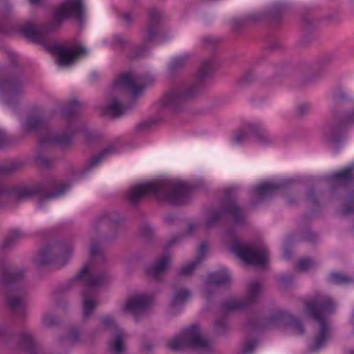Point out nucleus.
<instances>
[{
  "label": "nucleus",
  "instance_id": "nucleus-33",
  "mask_svg": "<svg viewBox=\"0 0 354 354\" xmlns=\"http://www.w3.org/2000/svg\"><path fill=\"white\" fill-rule=\"evenodd\" d=\"M263 15L260 13H252L242 17L234 19L232 21V28L234 30H239L242 26L250 23L259 21L263 18Z\"/></svg>",
  "mask_w": 354,
  "mask_h": 354
},
{
  "label": "nucleus",
  "instance_id": "nucleus-40",
  "mask_svg": "<svg viewBox=\"0 0 354 354\" xmlns=\"http://www.w3.org/2000/svg\"><path fill=\"white\" fill-rule=\"evenodd\" d=\"M314 266L315 262L311 259L306 258L299 259L295 266V268L297 270L305 272Z\"/></svg>",
  "mask_w": 354,
  "mask_h": 354
},
{
  "label": "nucleus",
  "instance_id": "nucleus-54",
  "mask_svg": "<svg viewBox=\"0 0 354 354\" xmlns=\"http://www.w3.org/2000/svg\"><path fill=\"white\" fill-rule=\"evenodd\" d=\"M292 280L293 277L289 273L283 274L279 278V281L280 284L282 285L283 287L288 286L292 283Z\"/></svg>",
  "mask_w": 354,
  "mask_h": 354
},
{
  "label": "nucleus",
  "instance_id": "nucleus-16",
  "mask_svg": "<svg viewBox=\"0 0 354 354\" xmlns=\"http://www.w3.org/2000/svg\"><path fill=\"white\" fill-rule=\"evenodd\" d=\"M153 81L154 77L151 75L127 73L118 77L113 84V88L115 90L129 91L133 97H137Z\"/></svg>",
  "mask_w": 354,
  "mask_h": 354
},
{
  "label": "nucleus",
  "instance_id": "nucleus-19",
  "mask_svg": "<svg viewBox=\"0 0 354 354\" xmlns=\"http://www.w3.org/2000/svg\"><path fill=\"white\" fill-rule=\"evenodd\" d=\"M231 250L245 263L262 267L266 266L268 251L265 245H260L258 250H256L250 247H244L240 241H236Z\"/></svg>",
  "mask_w": 354,
  "mask_h": 354
},
{
  "label": "nucleus",
  "instance_id": "nucleus-20",
  "mask_svg": "<svg viewBox=\"0 0 354 354\" xmlns=\"http://www.w3.org/2000/svg\"><path fill=\"white\" fill-rule=\"evenodd\" d=\"M25 84V80L19 77H0V100L8 105L15 104L24 92Z\"/></svg>",
  "mask_w": 354,
  "mask_h": 354
},
{
  "label": "nucleus",
  "instance_id": "nucleus-12",
  "mask_svg": "<svg viewBox=\"0 0 354 354\" xmlns=\"http://www.w3.org/2000/svg\"><path fill=\"white\" fill-rule=\"evenodd\" d=\"M167 344L173 351H181L187 348L207 351L212 349L209 342L201 335L200 328L196 325L185 328L179 337L168 341Z\"/></svg>",
  "mask_w": 354,
  "mask_h": 354
},
{
  "label": "nucleus",
  "instance_id": "nucleus-46",
  "mask_svg": "<svg viewBox=\"0 0 354 354\" xmlns=\"http://www.w3.org/2000/svg\"><path fill=\"white\" fill-rule=\"evenodd\" d=\"M42 324L45 327L51 328L57 323V318L50 313H46L42 316Z\"/></svg>",
  "mask_w": 354,
  "mask_h": 354
},
{
  "label": "nucleus",
  "instance_id": "nucleus-48",
  "mask_svg": "<svg viewBox=\"0 0 354 354\" xmlns=\"http://www.w3.org/2000/svg\"><path fill=\"white\" fill-rule=\"evenodd\" d=\"M91 256L92 259L99 257L103 261L105 260L104 253L95 243H93L91 246Z\"/></svg>",
  "mask_w": 354,
  "mask_h": 354
},
{
  "label": "nucleus",
  "instance_id": "nucleus-35",
  "mask_svg": "<svg viewBox=\"0 0 354 354\" xmlns=\"http://www.w3.org/2000/svg\"><path fill=\"white\" fill-rule=\"evenodd\" d=\"M339 214L343 216L354 214V187L349 192Z\"/></svg>",
  "mask_w": 354,
  "mask_h": 354
},
{
  "label": "nucleus",
  "instance_id": "nucleus-2",
  "mask_svg": "<svg viewBox=\"0 0 354 354\" xmlns=\"http://www.w3.org/2000/svg\"><path fill=\"white\" fill-rule=\"evenodd\" d=\"M24 276V268L13 267L5 259H0V292L6 297L12 315L20 320L27 317L26 296L21 290Z\"/></svg>",
  "mask_w": 354,
  "mask_h": 354
},
{
  "label": "nucleus",
  "instance_id": "nucleus-59",
  "mask_svg": "<svg viewBox=\"0 0 354 354\" xmlns=\"http://www.w3.org/2000/svg\"><path fill=\"white\" fill-rule=\"evenodd\" d=\"M333 59V56L331 55H323L319 60V64L321 66H325L328 64L330 63Z\"/></svg>",
  "mask_w": 354,
  "mask_h": 354
},
{
  "label": "nucleus",
  "instance_id": "nucleus-13",
  "mask_svg": "<svg viewBox=\"0 0 354 354\" xmlns=\"http://www.w3.org/2000/svg\"><path fill=\"white\" fill-rule=\"evenodd\" d=\"M72 251V246L68 245H47L39 250L33 258V262L37 266L53 263L59 268L68 262Z\"/></svg>",
  "mask_w": 354,
  "mask_h": 354
},
{
  "label": "nucleus",
  "instance_id": "nucleus-49",
  "mask_svg": "<svg viewBox=\"0 0 354 354\" xmlns=\"http://www.w3.org/2000/svg\"><path fill=\"white\" fill-rule=\"evenodd\" d=\"M36 162L45 168H49L53 164V160L48 159L41 153H38L35 158Z\"/></svg>",
  "mask_w": 354,
  "mask_h": 354
},
{
  "label": "nucleus",
  "instance_id": "nucleus-31",
  "mask_svg": "<svg viewBox=\"0 0 354 354\" xmlns=\"http://www.w3.org/2000/svg\"><path fill=\"white\" fill-rule=\"evenodd\" d=\"M115 149L113 145L105 147L100 151L98 156L93 157L87 163L86 167L82 169V174L84 175L86 172L95 168L102 160L113 154Z\"/></svg>",
  "mask_w": 354,
  "mask_h": 354
},
{
  "label": "nucleus",
  "instance_id": "nucleus-8",
  "mask_svg": "<svg viewBox=\"0 0 354 354\" xmlns=\"http://www.w3.org/2000/svg\"><path fill=\"white\" fill-rule=\"evenodd\" d=\"M245 324L254 329L287 327L295 335H302L305 333L301 319L280 309L270 311L266 317L249 320Z\"/></svg>",
  "mask_w": 354,
  "mask_h": 354
},
{
  "label": "nucleus",
  "instance_id": "nucleus-21",
  "mask_svg": "<svg viewBox=\"0 0 354 354\" xmlns=\"http://www.w3.org/2000/svg\"><path fill=\"white\" fill-rule=\"evenodd\" d=\"M291 183V180H284L276 183L267 182L253 187L250 192L252 205L256 206L270 198L276 192L286 189Z\"/></svg>",
  "mask_w": 354,
  "mask_h": 354
},
{
  "label": "nucleus",
  "instance_id": "nucleus-56",
  "mask_svg": "<svg viewBox=\"0 0 354 354\" xmlns=\"http://www.w3.org/2000/svg\"><path fill=\"white\" fill-rule=\"evenodd\" d=\"M310 105L307 103H304L298 105L297 113L299 115L303 116L310 113Z\"/></svg>",
  "mask_w": 354,
  "mask_h": 354
},
{
  "label": "nucleus",
  "instance_id": "nucleus-14",
  "mask_svg": "<svg viewBox=\"0 0 354 354\" xmlns=\"http://www.w3.org/2000/svg\"><path fill=\"white\" fill-rule=\"evenodd\" d=\"M149 21L146 27L142 42L140 45L131 48L129 57L136 59L147 54L149 47L156 44V38L158 32V24L162 17L160 11L156 8L149 10Z\"/></svg>",
  "mask_w": 354,
  "mask_h": 354
},
{
  "label": "nucleus",
  "instance_id": "nucleus-58",
  "mask_svg": "<svg viewBox=\"0 0 354 354\" xmlns=\"http://www.w3.org/2000/svg\"><path fill=\"white\" fill-rule=\"evenodd\" d=\"M315 22L310 17H304L303 18V27L305 30H308L311 28H313Z\"/></svg>",
  "mask_w": 354,
  "mask_h": 354
},
{
  "label": "nucleus",
  "instance_id": "nucleus-39",
  "mask_svg": "<svg viewBox=\"0 0 354 354\" xmlns=\"http://www.w3.org/2000/svg\"><path fill=\"white\" fill-rule=\"evenodd\" d=\"M329 281L335 284H348L354 283L352 277H348L340 272H333L328 276Z\"/></svg>",
  "mask_w": 354,
  "mask_h": 354
},
{
  "label": "nucleus",
  "instance_id": "nucleus-5",
  "mask_svg": "<svg viewBox=\"0 0 354 354\" xmlns=\"http://www.w3.org/2000/svg\"><path fill=\"white\" fill-rule=\"evenodd\" d=\"M305 308L308 316L319 324V331L310 346L312 352H317L330 338V328L326 319L335 310V304L330 297L318 294L305 302Z\"/></svg>",
  "mask_w": 354,
  "mask_h": 354
},
{
  "label": "nucleus",
  "instance_id": "nucleus-44",
  "mask_svg": "<svg viewBox=\"0 0 354 354\" xmlns=\"http://www.w3.org/2000/svg\"><path fill=\"white\" fill-rule=\"evenodd\" d=\"M128 44V40L121 35H115L113 37L111 45L115 48H123Z\"/></svg>",
  "mask_w": 354,
  "mask_h": 354
},
{
  "label": "nucleus",
  "instance_id": "nucleus-1",
  "mask_svg": "<svg viewBox=\"0 0 354 354\" xmlns=\"http://www.w3.org/2000/svg\"><path fill=\"white\" fill-rule=\"evenodd\" d=\"M190 195L191 188L187 184L166 178L134 185L128 191L126 198L131 205H136L147 196H153L158 201L181 205L188 202Z\"/></svg>",
  "mask_w": 354,
  "mask_h": 354
},
{
  "label": "nucleus",
  "instance_id": "nucleus-3",
  "mask_svg": "<svg viewBox=\"0 0 354 354\" xmlns=\"http://www.w3.org/2000/svg\"><path fill=\"white\" fill-rule=\"evenodd\" d=\"M216 65V62L214 57L204 59L198 68L196 80L174 85L161 99V107L170 111L181 109L199 93L204 82L210 77Z\"/></svg>",
  "mask_w": 354,
  "mask_h": 354
},
{
  "label": "nucleus",
  "instance_id": "nucleus-18",
  "mask_svg": "<svg viewBox=\"0 0 354 354\" xmlns=\"http://www.w3.org/2000/svg\"><path fill=\"white\" fill-rule=\"evenodd\" d=\"M86 15V8L83 0H64L54 12L53 19L61 24L67 19L73 18L82 24Z\"/></svg>",
  "mask_w": 354,
  "mask_h": 354
},
{
  "label": "nucleus",
  "instance_id": "nucleus-28",
  "mask_svg": "<svg viewBox=\"0 0 354 354\" xmlns=\"http://www.w3.org/2000/svg\"><path fill=\"white\" fill-rule=\"evenodd\" d=\"M169 261L168 254L163 255L154 264L147 268V274L153 279H158L165 272Z\"/></svg>",
  "mask_w": 354,
  "mask_h": 354
},
{
  "label": "nucleus",
  "instance_id": "nucleus-55",
  "mask_svg": "<svg viewBox=\"0 0 354 354\" xmlns=\"http://www.w3.org/2000/svg\"><path fill=\"white\" fill-rule=\"evenodd\" d=\"M257 346V342L255 340L248 341L243 348V354L251 353Z\"/></svg>",
  "mask_w": 354,
  "mask_h": 354
},
{
  "label": "nucleus",
  "instance_id": "nucleus-62",
  "mask_svg": "<svg viewBox=\"0 0 354 354\" xmlns=\"http://www.w3.org/2000/svg\"><path fill=\"white\" fill-rule=\"evenodd\" d=\"M8 143V140L6 133L0 129V148L4 147Z\"/></svg>",
  "mask_w": 354,
  "mask_h": 354
},
{
  "label": "nucleus",
  "instance_id": "nucleus-24",
  "mask_svg": "<svg viewBox=\"0 0 354 354\" xmlns=\"http://www.w3.org/2000/svg\"><path fill=\"white\" fill-rule=\"evenodd\" d=\"M152 301V297L148 295H139L129 298L122 308L124 313L133 315L147 310Z\"/></svg>",
  "mask_w": 354,
  "mask_h": 354
},
{
  "label": "nucleus",
  "instance_id": "nucleus-6",
  "mask_svg": "<svg viewBox=\"0 0 354 354\" xmlns=\"http://www.w3.org/2000/svg\"><path fill=\"white\" fill-rule=\"evenodd\" d=\"M46 32L32 24H28L21 29V32L27 38L42 44L48 51L56 54L57 55V63L59 66L72 65L82 56L88 53V50L79 44H75L71 48L51 44L45 39Z\"/></svg>",
  "mask_w": 354,
  "mask_h": 354
},
{
  "label": "nucleus",
  "instance_id": "nucleus-53",
  "mask_svg": "<svg viewBox=\"0 0 354 354\" xmlns=\"http://www.w3.org/2000/svg\"><path fill=\"white\" fill-rule=\"evenodd\" d=\"M207 244L206 242H203L199 248L197 257H196L195 260H196L198 262L201 263L207 252Z\"/></svg>",
  "mask_w": 354,
  "mask_h": 354
},
{
  "label": "nucleus",
  "instance_id": "nucleus-32",
  "mask_svg": "<svg viewBox=\"0 0 354 354\" xmlns=\"http://www.w3.org/2000/svg\"><path fill=\"white\" fill-rule=\"evenodd\" d=\"M173 286L174 288V293L171 306L173 308L183 306L187 300L190 297V292L185 288L177 290V281L174 283Z\"/></svg>",
  "mask_w": 354,
  "mask_h": 354
},
{
  "label": "nucleus",
  "instance_id": "nucleus-51",
  "mask_svg": "<svg viewBox=\"0 0 354 354\" xmlns=\"http://www.w3.org/2000/svg\"><path fill=\"white\" fill-rule=\"evenodd\" d=\"M80 332L77 329L71 330L68 334V335L64 338L63 340H66L70 344H75L79 342L80 340Z\"/></svg>",
  "mask_w": 354,
  "mask_h": 354
},
{
  "label": "nucleus",
  "instance_id": "nucleus-37",
  "mask_svg": "<svg viewBox=\"0 0 354 354\" xmlns=\"http://www.w3.org/2000/svg\"><path fill=\"white\" fill-rule=\"evenodd\" d=\"M22 167L21 161H14L5 165H0V176L10 175L19 171Z\"/></svg>",
  "mask_w": 354,
  "mask_h": 354
},
{
  "label": "nucleus",
  "instance_id": "nucleus-7",
  "mask_svg": "<svg viewBox=\"0 0 354 354\" xmlns=\"http://www.w3.org/2000/svg\"><path fill=\"white\" fill-rule=\"evenodd\" d=\"M82 107V103L77 100L69 102L63 109V115L68 122L66 131L63 133H46L40 138L39 145L41 147L53 145L61 147L68 145L73 136L82 131L75 122V116Z\"/></svg>",
  "mask_w": 354,
  "mask_h": 354
},
{
  "label": "nucleus",
  "instance_id": "nucleus-57",
  "mask_svg": "<svg viewBox=\"0 0 354 354\" xmlns=\"http://www.w3.org/2000/svg\"><path fill=\"white\" fill-rule=\"evenodd\" d=\"M120 18L126 25H130L133 21L134 18L131 13L126 12L120 15Z\"/></svg>",
  "mask_w": 354,
  "mask_h": 354
},
{
  "label": "nucleus",
  "instance_id": "nucleus-25",
  "mask_svg": "<svg viewBox=\"0 0 354 354\" xmlns=\"http://www.w3.org/2000/svg\"><path fill=\"white\" fill-rule=\"evenodd\" d=\"M18 347L27 354H44L41 346L36 342L31 333L23 330L18 335Z\"/></svg>",
  "mask_w": 354,
  "mask_h": 354
},
{
  "label": "nucleus",
  "instance_id": "nucleus-60",
  "mask_svg": "<svg viewBox=\"0 0 354 354\" xmlns=\"http://www.w3.org/2000/svg\"><path fill=\"white\" fill-rule=\"evenodd\" d=\"M11 335V333L8 327L6 325L0 326V337L2 339H6L8 337Z\"/></svg>",
  "mask_w": 354,
  "mask_h": 354
},
{
  "label": "nucleus",
  "instance_id": "nucleus-23",
  "mask_svg": "<svg viewBox=\"0 0 354 354\" xmlns=\"http://www.w3.org/2000/svg\"><path fill=\"white\" fill-rule=\"evenodd\" d=\"M353 170L354 164L345 167L341 171L325 177L327 181L332 182L335 184V185L330 189V192L333 196L335 194L336 191L346 189L348 185L354 184L352 178V171Z\"/></svg>",
  "mask_w": 354,
  "mask_h": 354
},
{
  "label": "nucleus",
  "instance_id": "nucleus-50",
  "mask_svg": "<svg viewBox=\"0 0 354 354\" xmlns=\"http://www.w3.org/2000/svg\"><path fill=\"white\" fill-rule=\"evenodd\" d=\"M220 40L212 36H207L203 39V45L208 48H214Z\"/></svg>",
  "mask_w": 354,
  "mask_h": 354
},
{
  "label": "nucleus",
  "instance_id": "nucleus-43",
  "mask_svg": "<svg viewBox=\"0 0 354 354\" xmlns=\"http://www.w3.org/2000/svg\"><path fill=\"white\" fill-rule=\"evenodd\" d=\"M215 328L218 333L225 334L228 328L227 319L226 317L218 318L215 321Z\"/></svg>",
  "mask_w": 354,
  "mask_h": 354
},
{
  "label": "nucleus",
  "instance_id": "nucleus-47",
  "mask_svg": "<svg viewBox=\"0 0 354 354\" xmlns=\"http://www.w3.org/2000/svg\"><path fill=\"white\" fill-rule=\"evenodd\" d=\"M288 9V5L286 3L277 2L275 3L272 8V14L278 15L285 12Z\"/></svg>",
  "mask_w": 354,
  "mask_h": 354
},
{
  "label": "nucleus",
  "instance_id": "nucleus-38",
  "mask_svg": "<svg viewBox=\"0 0 354 354\" xmlns=\"http://www.w3.org/2000/svg\"><path fill=\"white\" fill-rule=\"evenodd\" d=\"M189 59V56L187 54L176 57L171 61L169 65V71L171 73H174L177 70L183 68L187 64Z\"/></svg>",
  "mask_w": 354,
  "mask_h": 354
},
{
  "label": "nucleus",
  "instance_id": "nucleus-42",
  "mask_svg": "<svg viewBox=\"0 0 354 354\" xmlns=\"http://www.w3.org/2000/svg\"><path fill=\"white\" fill-rule=\"evenodd\" d=\"M140 230L141 236L147 240L151 239L155 233L154 227L147 223L142 224Z\"/></svg>",
  "mask_w": 354,
  "mask_h": 354
},
{
  "label": "nucleus",
  "instance_id": "nucleus-17",
  "mask_svg": "<svg viewBox=\"0 0 354 354\" xmlns=\"http://www.w3.org/2000/svg\"><path fill=\"white\" fill-rule=\"evenodd\" d=\"M252 139L265 146L273 145L276 142L275 138L269 133L261 123H254L246 125L236 133L233 137V142L241 144Z\"/></svg>",
  "mask_w": 354,
  "mask_h": 354
},
{
  "label": "nucleus",
  "instance_id": "nucleus-10",
  "mask_svg": "<svg viewBox=\"0 0 354 354\" xmlns=\"http://www.w3.org/2000/svg\"><path fill=\"white\" fill-rule=\"evenodd\" d=\"M71 187L68 182H59L55 185V189L50 192H46L45 187L42 184H34L31 185H20L12 187L10 194L17 200L24 201L37 196H42L39 201L41 207L45 201L57 198L62 196Z\"/></svg>",
  "mask_w": 354,
  "mask_h": 354
},
{
  "label": "nucleus",
  "instance_id": "nucleus-30",
  "mask_svg": "<svg viewBox=\"0 0 354 354\" xmlns=\"http://www.w3.org/2000/svg\"><path fill=\"white\" fill-rule=\"evenodd\" d=\"M47 123L46 120L41 115L28 116L22 122V129L26 132L37 131L44 128Z\"/></svg>",
  "mask_w": 354,
  "mask_h": 354
},
{
  "label": "nucleus",
  "instance_id": "nucleus-52",
  "mask_svg": "<svg viewBox=\"0 0 354 354\" xmlns=\"http://www.w3.org/2000/svg\"><path fill=\"white\" fill-rule=\"evenodd\" d=\"M307 200L313 206H318V196L313 189H310L307 192Z\"/></svg>",
  "mask_w": 354,
  "mask_h": 354
},
{
  "label": "nucleus",
  "instance_id": "nucleus-9",
  "mask_svg": "<svg viewBox=\"0 0 354 354\" xmlns=\"http://www.w3.org/2000/svg\"><path fill=\"white\" fill-rule=\"evenodd\" d=\"M232 189L225 191V197L219 209H212L208 213L206 227L210 228L216 225L222 216L230 218L236 224L244 223L246 218L244 210L238 205L236 197Z\"/></svg>",
  "mask_w": 354,
  "mask_h": 354
},
{
  "label": "nucleus",
  "instance_id": "nucleus-34",
  "mask_svg": "<svg viewBox=\"0 0 354 354\" xmlns=\"http://www.w3.org/2000/svg\"><path fill=\"white\" fill-rule=\"evenodd\" d=\"M101 323L103 329L110 335L116 333L118 330H122L119 327L113 316L106 315L101 317Z\"/></svg>",
  "mask_w": 354,
  "mask_h": 354
},
{
  "label": "nucleus",
  "instance_id": "nucleus-26",
  "mask_svg": "<svg viewBox=\"0 0 354 354\" xmlns=\"http://www.w3.org/2000/svg\"><path fill=\"white\" fill-rule=\"evenodd\" d=\"M230 274L226 269H221L211 272L207 276L205 292L208 295H210V289L212 287L226 286L230 283Z\"/></svg>",
  "mask_w": 354,
  "mask_h": 354
},
{
  "label": "nucleus",
  "instance_id": "nucleus-27",
  "mask_svg": "<svg viewBox=\"0 0 354 354\" xmlns=\"http://www.w3.org/2000/svg\"><path fill=\"white\" fill-rule=\"evenodd\" d=\"M126 334L123 330H118L116 333L110 335L108 342V350L110 354H125Z\"/></svg>",
  "mask_w": 354,
  "mask_h": 354
},
{
  "label": "nucleus",
  "instance_id": "nucleus-41",
  "mask_svg": "<svg viewBox=\"0 0 354 354\" xmlns=\"http://www.w3.org/2000/svg\"><path fill=\"white\" fill-rule=\"evenodd\" d=\"M200 263L196 260H194L192 262L183 266L180 270L178 271L179 276H187L192 274V272L194 270L196 267Z\"/></svg>",
  "mask_w": 354,
  "mask_h": 354
},
{
  "label": "nucleus",
  "instance_id": "nucleus-11",
  "mask_svg": "<svg viewBox=\"0 0 354 354\" xmlns=\"http://www.w3.org/2000/svg\"><path fill=\"white\" fill-rule=\"evenodd\" d=\"M124 220L125 216L118 211L103 212L93 220L91 234L93 236H100L102 240L114 239L117 235L115 227Z\"/></svg>",
  "mask_w": 354,
  "mask_h": 354
},
{
  "label": "nucleus",
  "instance_id": "nucleus-63",
  "mask_svg": "<svg viewBox=\"0 0 354 354\" xmlns=\"http://www.w3.org/2000/svg\"><path fill=\"white\" fill-rule=\"evenodd\" d=\"M304 239L307 241L313 242L315 241L316 236L311 232H307L304 235Z\"/></svg>",
  "mask_w": 354,
  "mask_h": 354
},
{
  "label": "nucleus",
  "instance_id": "nucleus-61",
  "mask_svg": "<svg viewBox=\"0 0 354 354\" xmlns=\"http://www.w3.org/2000/svg\"><path fill=\"white\" fill-rule=\"evenodd\" d=\"M333 98L335 102H338L340 101L346 100L348 99V96L342 92L334 93L333 95Z\"/></svg>",
  "mask_w": 354,
  "mask_h": 354
},
{
  "label": "nucleus",
  "instance_id": "nucleus-45",
  "mask_svg": "<svg viewBox=\"0 0 354 354\" xmlns=\"http://www.w3.org/2000/svg\"><path fill=\"white\" fill-rule=\"evenodd\" d=\"M12 13V7L8 3V0H0V14L6 18Z\"/></svg>",
  "mask_w": 354,
  "mask_h": 354
},
{
  "label": "nucleus",
  "instance_id": "nucleus-29",
  "mask_svg": "<svg viewBox=\"0 0 354 354\" xmlns=\"http://www.w3.org/2000/svg\"><path fill=\"white\" fill-rule=\"evenodd\" d=\"M129 108V106L122 104L118 99H115L102 108L101 114L104 116L118 118L124 115Z\"/></svg>",
  "mask_w": 354,
  "mask_h": 354
},
{
  "label": "nucleus",
  "instance_id": "nucleus-15",
  "mask_svg": "<svg viewBox=\"0 0 354 354\" xmlns=\"http://www.w3.org/2000/svg\"><path fill=\"white\" fill-rule=\"evenodd\" d=\"M353 124H354V109L344 113L339 123L335 122L328 123L324 129V140L337 151L344 138V130Z\"/></svg>",
  "mask_w": 354,
  "mask_h": 354
},
{
  "label": "nucleus",
  "instance_id": "nucleus-64",
  "mask_svg": "<svg viewBox=\"0 0 354 354\" xmlns=\"http://www.w3.org/2000/svg\"><path fill=\"white\" fill-rule=\"evenodd\" d=\"M252 77L251 74L248 73L245 74L244 76H243L241 79V82L242 84H247L250 81V79Z\"/></svg>",
  "mask_w": 354,
  "mask_h": 354
},
{
  "label": "nucleus",
  "instance_id": "nucleus-22",
  "mask_svg": "<svg viewBox=\"0 0 354 354\" xmlns=\"http://www.w3.org/2000/svg\"><path fill=\"white\" fill-rule=\"evenodd\" d=\"M261 284L257 281H253L248 284V296L245 299H230L222 305V311L224 314L236 309H244L254 303L260 293Z\"/></svg>",
  "mask_w": 354,
  "mask_h": 354
},
{
  "label": "nucleus",
  "instance_id": "nucleus-4",
  "mask_svg": "<svg viewBox=\"0 0 354 354\" xmlns=\"http://www.w3.org/2000/svg\"><path fill=\"white\" fill-rule=\"evenodd\" d=\"M109 279L106 272H94L93 263L88 262L70 281L68 288H75L82 292L84 319H88L98 305L96 288L106 283Z\"/></svg>",
  "mask_w": 354,
  "mask_h": 354
},
{
  "label": "nucleus",
  "instance_id": "nucleus-36",
  "mask_svg": "<svg viewBox=\"0 0 354 354\" xmlns=\"http://www.w3.org/2000/svg\"><path fill=\"white\" fill-rule=\"evenodd\" d=\"M22 236V233L18 230L10 232L3 241L1 245V249L8 250L12 248Z\"/></svg>",
  "mask_w": 354,
  "mask_h": 354
}]
</instances>
